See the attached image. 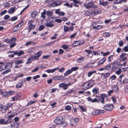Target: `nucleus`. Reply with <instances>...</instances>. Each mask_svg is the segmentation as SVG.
Returning <instances> with one entry per match:
<instances>
[{
    "label": "nucleus",
    "mask_w": 128,
    "mask_h": 128,
    "mask_svg": "<svg viewBox=\"0 0 128 128\" xmlns=\"http://www.w3.org/2000/svg\"><path fill=\"white\" fill-rule=\"evenodd\" d=\"M94 85V80H91L88 82L83 83L82 85V89L84 90H86L92 87Z\"/></svg>",
    "instance_id": "nucleus-1"
},
{
    "label": "nucleus",
    "mask_w": 128,
    "mask_h": 128,
    "mask_svg": "<svg viewBox=\"0 0 128 128\" xmlns=\"http://www.w3.org/2000/svg\"><path fill=\"white\" fill-rule=\"evenodd\" d=\"M62 116H59L55 119L54 122L56 124H60L62 127H64L66 125V124L65 122H64Z\"/></svg>",
    "instance_id": "nucleus-2"
},
{
    "label": "nucleus",
    "mask_w": 128,
    "mask_h": 128,
    "mask_svg": "<svg viewBox=\"0 0 128 128\" xmlns=\"http://www.w3.org/2000/svg\"><path fill=\"white\" fill-rule=\"evenodd\" d=\"M84 6L86 9L96 8V6H94V2L93 1H90L87 4H84Z\"/></svg>",
    "instance_id": "nucleus-3"
},
{
    "label": "nucleus",
    "mask_w": 128,
    "mask_h": 128,
    "mask_svg": "<svg viewBox=\"0 0 128 128\" xmlns=\"http://www.w3.org/2000/svg\"><path fill=\"white\" fill-rule=\"evenodd\" d=\"M113 105L112 104H108L104 107V108L108 111H111L113 108Z\"/></svg>",
    "instance_id": "nucleus-4"
},
{
    "label": "nucleus",
    "mask_w": 128,
    "mask_h": 128,
    "mask_svg": "<svg viewBox=\"0 0 128 128\" xmlns=\"http://www.w3.org/2000/svg\"><path fill=\"white\" fill-rule=\"evenodd\" d=\"M46 26L48 27L52 28L53 27L54 25V21L53 20L48 21L45 24Z\"/></svg>",
    "instance_id": "nucleus-5"
},
{
    "label": "nucleus",
    "mask_w": 128,
    "mask_h": 128,
    "mask_svg": "<svg viewBox=\"0 0 128 128\" xmlns=\"http://www.w3.org/2000/svg\"><path fill=\"white\" fill-rule=\"evenodd\" d=\"M106 60V58H103L98 62L97 66H101L105 62Z\"/></svg>",
    "instance_id": "nucleus-6"
},
{
    "label": "nucleus",
    "mask_w": 128,
    "mask_h": 128,
    "mask_svg": "<svg viewBox=\"0 0 128 128\" xmlns=\"http://www.w3.org/2000/svg\"><path fill=\"white\" fill-rule=\"evenodd\" d=\"M119 66V64L118 62H114L112 63V70H115L118 68Z\"/></svg>",
    "instance_id": "nucleus-7"
},
{
    "label": "nucleus",
    "mask_w": 128,
    "mask_h": 128,
    "mask_svg": "<svg viewBox=\"0 0 128 128\" xmlns=\"http://www.w3.org/2000/svg\"><path fill=\"white\" fill-rule=\"evenodd\" d=\"M78 118L75 119L72 118L70 120V124L72 126H73L74 124L77 123L79 120Z\"/></svg>",
    "instance_id": "nucleus-8"
},
{
    "label": "nucleus",
    "mask_w": 128,
    "mask_h": 128,
    "mask_svg": "<svg viewBox=\"0 0 128 128\" xmlns=\"http://www.w3.org/2000/svg\"><path fill=\"white\" fill-rule=\"evenodd\" d=\"M68 85L64 83H62L59 84V86L60 88H62L64 90H65L67 89V86Z\"/></svg>",
    "instance_id": "nucleus-9"
},
{
    "label": "nucleus",
    "mask_w": 128,
    "mask_h": 128,
    "mask_svg": "<svg viewBox=\"0 0 128 128\" xmlns=\"http://www.w3.org/2000/svg\"><path fill=\"white\" fill-rule=\"evenodd\" d=\"M42 54V52L41 51L37 52L34 55L35 60H36L38 59V58L40 57Z\"/></svg>",
    "instance_id": "nucleus-10"
},
{
    "label": "nucleus",
    "mask_w": 128,
    "mask_h": 128,
    "mask_svg": "<svg viewBox=\"0 0 128 128\" xmlns=\"http://www.w3.org/2000/svg\"><path fill=\"white\" fill-rule=\"evenodd\" d=\"M16 7L15 6H13L11 7L10 9L8 10V13L9 14H12L15 11Z\"/></svg>",
    "instance_id": "nucleus-11"
},
{
    "label": "nucleus",
    "mask_w": 128,
    "mask_h": 128,
    "mask_svg": "<svg viewBox=\"0 0 128 128\" xmlns=\"http://www.w3.org/2000/svg\"><path fill=\"white\" fill-rule=\"evenodd\" d=\"M94 9V11L93 13L94 15H96L100 13L98 8L96 6V8H93Z\"/></svg>",
    "instance_id": "nucleus-12"
},
{
    "label": "nucleus",
    "mask_w": 128,
    "mask_h": 128,
    "mask_svg": "<svg viewBox=\"0 0 128 128\" xmlns=\"http://www.w3.org/2000/svg\"><path fill=\"white\" fill-rule=\"evenodd\" d=\"M62 79V75L60 76H55L53 77V79L54 80H59Z\"/></svg>",
    "instance_id": "nucleus-13"
},
{
    "label": "nucleus",
    "mask_w": 128,
    "mask_h": 128,
    "mask_svg": "<svg viewBox=\"0 0 128 128\" xmlns=\"http://www.w3.org/2000/svg\"><path fill=\"white\" fill-rule=\"evenodd\" d=\"M19 124L17 122H15L11 124V128H17Z\"/></svg>",
    "instance_id": "nucleus-14"
},
{
    "label": "nucleus",
    "mask_w": 128,
    "mask_h": 128,
    "mask_svg": "<svg viewBox=\"0 0 128 128\" xmlns=\"http://www.w3.org/2000/svg\"><path fill=\"white\" fill-rule=\"evenodd\" d=\"M16 38H13L10 40L7 39L6 40V42L7 43H12L14 41H15Z\"/></svg>",
    "instance_id": "nucleus-15"
},
{
    "label": "nucleus",
    "mask_w": 128,
    "mask_h": 128,
    "mask_svg": "<svg viewBox=\"0 0 128 128\" xmlns=\"http://www.w3.org/2000/svg\"><path fill=\"white\" fill-rule=\"evenodd\" d=\"M101 0H100L99 1V4H100L104 6H107L108 4V2H101Z\"/></svg>",
    "instance_id": "nucleus-16"
},
{
    "label": "nucleus",
    "mask_w": 128,
    "mask_h": 128,
    "mask_svg": "<svg viewBox=\"0 0 128 128\" xmlns=\"http://www.w3.org/2000/svg\"><path fill=\"white\" fill-rule=\"evenodd\" d=\"M98 98V100L100 101L102 104H105L104 101V98L103 97L99 96Z\"/></svg>",
    "instance_id": "nucleus-17"
},
{
    "label": "nucleus",
    "mask_w": 128,
    "mask_h": 128,
    "mask_svg": "<svg viewBox=\"0 0 128 128\" xmlns=\"http://www.w3.org/2000/svg\"><path fill=\"white\" fill-rule=\"evenodd\" d=\"M34 45L35 44V43L32 41H28L25 44V45L26 46H28L31 44Z\"/></svg>",
    "instance_id": "nucleus-18"
},
{
    "label": "nucleus",
    "mask_w": 128,
    "mask_h": 128,
    "mask_svg": "<svg viewBox=\"0 0 128 128\" xmlns=\"http://www.w3.org/2000/svg\"><path fill=\"white\" fill-rule=\"evenodd\" d=\"M111 64H109L105 66L104 67L105 70H109L112 68H111Z\"/></svg>",
    "instance_id": "nucleus-19"
},
{
    "label": "nucleus",
    "mask_w": 128,
    "mask_h": 128,
    "mask_svg": "<svg viewBox=\"0 0 128 128\" xmlns=\"http://www.w3.org/2000/svg\"><path fill=\"white\" fill-rule=\"evenodd\" d=\"M46 14V11L45 9H44V12L42 13L41 14V17L43 18H46L45 16V15Z\"/></svg>",
    "instance_id": "nucleus-20"
},
{
    "label": "nucleus",
    "mask_w": 128,
    "mask_h": 128,
    "mask_svg": "<svg viewBox=\"0 0 128 128\" xmlns=\"http://www.w3.org/2000/svg\"><path fill=\"white\" fill-rule=\"evenodd\" d=\"M112 88L116 92H118V87L117 85H114L112 87Z\"/></svg>",
    "instance_id": "nucleus-21"
},
{
    "label": "nucleus",
    "mask_w": 128,
    "mask_h": 128,
    "mask_svg": "<svg viewBox=\"0 0 128 128\" xmlns=\"http://www.w3.org/2000/svg\"><path fill=\"white\" fill-rule=\"evenodd\" d=\"M46 14L48 17H50L53 15V12L49 10L46 12Z\"/></svg>",
    "instance_id": "nucleus-22"
},
{
    "label": "nucleus",
    "mask_w": 128,
    "mask_h": 128,
    "mask_svg": "<svg viewBox=\"0 0 128 128\" xmlns=\"http://www.w3.org/2000/svg\"><path fill=\"white\" fill-rule=\"evenodd\" d=\"M95 113L94 114V115H96L97 114H100L102 113H104V112L103 110H96V111H94Z\"/></svg>",
    "instance_id": "nucleus-23"
},
{
    "label": "nucleus",
    "mask_w": 128,
    "mask_h": 128,
    "mask_svg": "<svg viewBox=\"0 0 128 128\" xmlns=\"http://www.w3.org/2000/svg\"><path fill=\"white\" fill-rule=\"evenodd\" d=\"M84 59L83 57V56H81L78 58L77 60V62H84Z\"/></svg>",
    "instance_id": "nucleus-24"
},
{
    "label": "nucleus",
    "mask_w": 128,
    "mask_h": 128,
    "mask_svg": "<svg viewBox=\"0 0 128 128\" xmlns=\"http://www.w3.org/2000/svg\"><path fill=\"white\" fill-rule=\"evenodd\" d=\"M18 17L17 16H14L12 17L9 19V21H14L17 19Z\"/></svg>",
    "instance_id": "nucleus-25"
},
{
    "label": "nucleus",
    "mask_w": 128,
    "mask_h": 128,
    "mask_svg": "<svg viewBox=\"0 0 128 128\" xmlns=\"http://www.w3.org/2000/svg\"><path fill=\"white\" fill-rule=\"evenodd\" d=\"M37 12L35 11L33 12L31 14V17L33 18H35L37 15Z\"/></svg>",
    "instance_id": "nucleus-26"
},
{
    "label": "nucleus",
    "mask_w": 128,
    "mask_h": 128,
    "mask_svg": "<svg viewBox=\"0 0 128 128\" xmlns=\"http://www.w3.org/2000/svg\"><path fill=\"white\" fill-rule=\"evenodd\" d=\"M102 26L101 25H98L96 26H93L92 28L94 29H100L102 28Z\"/></svg>",
    "instance_id": "nucleus-27"
},
{
    "label": "nucleus",
    "mask_w": 128,
    "mask_h": 128,
    "mask_svg": "<svg viewBox=\"0 0 128 128\" xmlns=\"http://www.w3.org/2000/svg\"><path fill=\"white\" fill-rule=\"evenodd\" d=\"M113 55H112L109 56L108 58L107 61L108 62H110L112 61L113 60Z\"/></svg>",
    "instance_id": "nucleus-28"
},
{
    "label": "nucleus",
    "mask_w": 128,
    "mask_h": 128,
    "mask_svg": "<svg viewBox=\"0 0 128 128\" xmlns=\"http://www.w3.org/2000/svg\"><path fill=\"white\" fill-rule=\"evenodd\" d=\"M72 72L69 69L64 74V76H67L69 74L71 73Z\"/></svg>",
    "instance_id": "nucleus-29"
},
{
    "label": "nucleus",
    "mask_w": 128,
    "mask_h": 128,
    "mask_svg": "<svg viewBox=\"0 0 128 128\" xmlns=\"http://www.w3.org/2000/svg\"><path fill=\"white\" fill-rule=\"evenodd\" d=\"M96 72V71H90L89 72L88 74V77H90L92 74L94 73H95Z\"/></svg>",
    "instance_id": "nucleus-30"
},
{
    "label": "nucleus",
    "mask_w": 128,
    "mask_h": 128,
    "mask_svg": "<svg viewBox=\"0 0 128 128\" xmlns=\"http://www.w3.org/2000/svg\"><path fill=\"white\" fill-rule=\"evenodd\" d=\"M34 50L35 49L33 48H30L28 50L27 52L30 53L33 52Z\"/></svg>",
    "instance_id": "nucleus-31"
},
{
    "label": "nucleus",
    "mask_w": 128,
    "mask_h": 128,
    "mask_svg": "<svg viewBox=\"0 0 128 128\" xmlns=\"http://www.w3.org/2000/svg\"><path fill=\"white\" fill-rule=\"evenodd\" d=\"M99 90V88H94L93 89L92 92L94 94H96L98 92Z\"/></svg>",
    "instance_id": "nucleus-32"
},
{
    "label": "nucleus",
    "mask_w": 128,
    "mask_h": 128,
    "mask_svg": "<svg viewBox=\"0 0 128 128\" xmlns=\"http://www.w3.org/2000/svg\"><path fill=\"white\" fill-rule=\"evenodd\" d=\"M1 94L4 96H8V92H2Z\"/></svg>",
    "instance_id": "nucleus-33"
},
{
    "label": "nucleus",
    "mask_w": 128,
    "mask_h": 128,
    "mask_svg": "<svg viewBox=\"0 0 128 128\" xmlns=\"http://www.w3.org/2000/svg\"><path fill=\"white\" fill-rule=\"evenodd\" d=\"M79 68V67L76 66L70 69L72 72L77 70Z\"/></svg>",
    "instance_id": "nucleus-34"
},
{
    "label": "nucleus",
    "mask_w": 128,
    "mask_h": 128,
    "mask_svg": "<svg viewBox=\"0 0 128 128\" xmlns=\"http://www.w3.org/2000/svg\"><path fill=\"white\" fill-rule=\"evenodd\" d=\"M23 63V61L21 60H18L16 61L15 62V64H16L18 65L22 63Z\"/></svg>",
    "instance_id": "nucleus-35"
},
{
    "label": "nucleus",
    "mask_w": 128,
    "mask_h": 128,
    "mask_svg": "<svg viewBox=\"0 0 128 128\" xmlns=\"http://www.w3.org/2000/svg\"><path fill=\"white\" fill-rule=\"evenodd\" d=\"M122 70V68L120 67L118 68V70L116 72V74L118 75L121 72Z\"/></svg>",
    "instance_id": "nucleus-36"
},
{
    "label": "nucleus",
    "mask_w": 128,
    "mask_h": 128,
    "mask_svg": "<svg viewBox=\"0 0 128 128\" xmlns=\"http://www.w3.org/2000/svg\"><path fill=\"white\" fill-rule=\"evenodd\" d=\"M79 42V41H74L72 44V46H77L78 45V42Z\"/></svg>",
    "instance_id": "nucleus-37"
},
{
    "label": "nucleus",
    "mask_w": 128,
    "mask_h": 128,
    "mask_svg": "<svg viewBox=\"0 0 128 128\" xmlns=\"http://www.w3.org/2000/svg\"><path fill=\"white\" fill-rule=\"evenodd\" d=\"M23 84L22 82H19L16 85V87L17 88H21Z\"/></svg>",
    "instance_id": "nucleus-38"
},
{
    "label": "nucleus",
    "mask_w": 128,
    "mask_h": 128,
    "mask_svg": "<svg viewBox=\"0 0 128 128\" xmlns=\"http://www.w3.org/2000/svg\"><path fill=\"white\" fill-rule=\"evenodd\" d=\"M5 124V120L4 119H0V124Z\"/></svg>",
    "instance_id": "nucleus-39"
},
{
    "label": "nucleus",
    "mask_w": 128,
    "mask_h": 128,
    "mask_svg": "<svg viewBox=\"0 0 128 128\" xmlns=\"http://www.w3.org/2000/svg\"><path fill=\"white\" fill-rule=\"evenodd\" d=\"M18 56H20L22 55H23L24 54V52L22 50H20L18 52Z\"/></svg>",
    "instance_id": "nucleus-40"
},
{
    "label": "nucleus",
    "mask_w": 128,
    "mask_h": 128,
    "mask_svg": "<svg viewBox=\"0 0 128 128\" xmlns=\"http://www.w3.org/2000/svg\"><path fill=\"white\" fill-rule=\"evenodd\" d=\"M124 51L125 52H128V47L127 46H126L124 47L122 52H123Z\"/></svg>",
    "instance_id": "nucleus-41"
},
{
    "label": "nucleus",
    "mask_w": 128,
    "mask_h": 128,
    "mask_svg": "<svg viewBox=\"0 0 128 128\" xmlns=\"http://www.w3.org/2000/svg\"><path fill=\"white\" fill-rule=\"evenodd\" d=\"M35 26L32 24H29L28 27V28H30L32 29H34L35 27Z\"/></svg>",
    "instance_id": "nucleus-42"
},
{
    "label": "nucleus",
    "mask_w": 128,
    "mask_h": 128,
    "mask_svg": "<svg viewBox=\"0 0 128 128\" xmlns=\"http://www.w3.org/2000/svg\"><path fill=\"white\" fill-rule=\"evenodd\" d=\"M4 62H2V65L1 66H0V70L1 71L2 70H3L6 69L4 67Z\"/></svg>",
    "instance_id": "nucleus-43"
},
{
    "label": "nucleus",
    "mask_w": 128,
    "mask_h": 128,
    "mask_svg": "<svg viewBox=\"0 0 128 128\" xmlns=\"http://www.w3.org/2000/svg\"><path fill=\"white\" fill-rule=\"evenodd\" d=\"M103 35L104 36H110V34L109 32H104L103 33Z\"/></svg>",
    "instance_id": "nucleus-44"
},
{
    "label": "nucleus",
    "mask_w": 128,
    "mask_h": 128,
    "mask_svg": "<svg viewBox=\"0 0 128 128\" xmlns=\"http://www.w3.org/2000/svg\"><path fill=\"white\" fill-rule=\"evenodd\" d=\"M121 2L120 0H116L113 2L114 4H120Z\"/></svg>",
    "instance_id": "nucleus-45"
},
{
    "label": "nucleus",
    "mask_w": 128,
    "mask_h": 128,
    "mask_svg": "<svg viewBox=\"0 0 128 128\" xmlns=\"http://www.w3.org/2000/svg\"><path fill=\"white\" fill-rule=\"evenodd\" d=\"M11 70L10 69H8V70H7L5 71H4L2 72L1 74H7L8 72H10Z\"/></svg>",
    "instance_id": "nucleus-46"
},
{
    "label": "nucleus",
    "mask_w": 128,
    "mask_h": 128,
    "mask_svg": "<svg viewBox=\"0 0 128 128\" xmlns=\"http://www.w3.org/2000/svg\"><path fill=\"white\" fill-rule=\"evenodd\" d=\"M84 52H86L88 53V54L87 55V56H88L89 55H90L91 53V52H92L91 51L86 49L84 50Z\"/></svg>",
    "instance_id": "nucleus-47"
},
{
    "label": "nucleus",
    "mask_w": 128,
    "mask_h": 128,
    "mask_svg": "<svg viewBox=\"0 0 128 128\" xmlns=\"http://www.w3.org/2000/svg\"><path fill=\"white\" fill-rule=\"evenodd\" d=\"M56 6L60 5L61 4V2L58 0H56L54 2Z\"/></svg>",
    "instance_id": "nucleus-48"
},
{
    "label": "nucleus",
    "mask_w": 128,
    "mask_h": 128,
    "mask_svg": "<svg viewBox=\"0 0 128 128\" xmlns=\"http://www.w3.org/2000/svg\"><path fill=\"white\" fill-rule=\"evenodd\" d=\"M44 28V27L43 25H41L40 26L39 28V30L41 31Z\"/></svg>",
    "instance_id": "nucleus-49"
},
{
    "label": "nucleus",
    "mask_w": 128,
    "mask_h": 128,
    "mask_svg": "<svg viewBox=\"0 0 128 128\" xmlns=\"http://www.w3.org/2000/svg\"><path fill=\"white\" fill-rule=\"evenodd\" d=\"M101 54H103V56H106L107 55H108L110 54V52H108L106 53H104L102 52H101Z\"/></svg>",
    "instance_id": "nucleus-50"
},
{
    "label": "nucleus",
    "mask_w": 128,
    "mask_h": 128,
    "mask_svg": "<svg viewBox=\"0 0 128 128\" xmlns=\"http://www.w3.org/2000/svg\"><path fill=\"white\" fill-rule=\"evenodd\" d=\"M19 29L16 26H15L13 28V31L14 32H15L16 31H17Z\"/></svg>",
    "instance_id": "nucleus-51"
},
{
    "label": "nucleus",
    "mask_w": 128,
    "mask_h": 128,
    "mask_svg": "<svg viewBox=\"0 0 128 128\" xmlns=\"http://www.w3.org/2000/svg\"><path fill=\"white\" fill-rule=\"evenodd\" d=\"M7 12V10H5L4 11L2 12L0 14V15L2 16L4 14Z\"/></svg>",
    "instance_id": "nucleus-52"
},
{
    "label": "nucleus",
    "mask_w": 128,
    "mask_h": 128,
    "mask_svg": "<svg viewBox=\"0 0 128 128\" xmlns=\"http://www.w3.org/2000/svg\"><path fill=\"white\" fill-rule=\"evenodd\" d=\"M65 109L66 110H70L71 109V107L70 106H68L65 107Z\"/></svg>",
    "instance_id": "nucleus-53"
},
{
    "label": "nucleus",
    "mask_w": 128,
    "mask_h": 128,
    "mask_svg": "<svg viewBox=\"0 0 128 128\" xmlns=\"http://www.w3.org/2000/svg\"><path fill=\"white\" fill-rule=\"evenodd\" d=\"M46 72L48 73H53L54 72L53 69H48L46 70Z\"/></svg>",
    "instance_id": "nucleus-54"
},
{
    "label": "nucleus",
    "mask_w": 128,
    "mask_h": 128,
    "mask_svg": "<svg viewBox=\"0 0 128 128\" xmlns=\"http://www.w3.org/2000/svg\"><path fill=\"white\" fill-rule=\"evenodd\" d=\"M12 120L10 119H8L6 121H5V124H6L10 123L11 122Z\"/></svg>",
    "instance_id": "nucleus-55"
},
{
    "label": "nucleus",
    "mask_w": 128,
    "mask_h": 128,
    "mask_svg": "<svg viewBox=\"0 0 128 128\" xmlns=\"http://www.w3.org/2000/svg\"><path fill=\"white\" fill-rule=\"evenodd\" d=\"M119 46L120 47H121L123 45V43L122 41H120L118 42Z\"/></svg>",
    "instance_id": "nucleus-56"
},
{
    "label": "nucleus",
    "mask_w": 128,
    "mask_h": 128,
    "mask_svg": "<svg viewBox=\"0 0 128 128\" xmlns=\"http://www.w3.org/2000/svg\"><path fill=\"white\" fill-rule=\"evenodd\" d=\"M6 63L8 66V68H10L12 64V62H8Z\"/></svg>",
    "instance_id": "nucleus-57"
},
{
    "label": "nucleus",
    "mask_w": 128,
    "mask_h": 128,
    "mask_svg": "<svg viewBox=\"0 0 128 128\" xmlns=\"http://www.w3.org/2000/svg\"><path fill=\"white\" fill-rule=\"evenodd\" d=\"M99 102V101L96 98H94V99H92V102Z\"/></svg>",
    "instance_id": "nucleus-58"
},
{
    "label": "nucleus",
    "mask_w": 128,
    "mask_h": 128,
    "mask_svg": "<svg viewBox=\"0 0 128 128\" xmlns=\"http://www.w3.org/2000/svg\"><path fill=\"white\" fill-rule=\"evenodd\" d=\"M128 68V67H126L125 68H122V70L123 71H124L125 72L126 71V72H127V69Z\"/></svg>",
    "instance_id": "nucleus-59"
},
{
    "label": "nucleus",
    "mask_w": 128,
    "mask_h": 128,
    "mask_svg": "<svg viewBox=\"0 0 128 128\" xmlns=\"http://www.w3.org/2000/svg\"><path fill=\"white\" fill-rule=\"evenodd\" d=\"M64 30L65 32H68V28L67 26H64Z\"/></svg>",
    "instance_id": "nucleus-60"
},
{
    "label": "nucleus",
    "mask_w": 128,
    "mask_h": 128,
    "mask_svg": "<svg viewBox=\"0 0 128 128\" xmlns=\"http://www.w3.org/2000/svg\"><path fill=\"white\" fill-rule=\"evenodd\" d=\"M50 6L53 7H56V5L55 4L54 2H53L52 3H51L50 4Z\"/></svg>",
    "instance_id": "nucleus-61"
},
{
    "label": "nucleus",
    "mask_w": 128,
    "mask_h": 128,
    "mask_svg": "<svg viewBox=\"0 0 128 128\" xmlns=\"http://www.w3.org/2000/svg\"><path fill=\"white\" fill-rule=\"evenodd\" d=\"M14 114H11L10 115L8 116V118L10 119V118H11L13 117L14 116Z\"/></svg>",
    "instance_id": "nucleus-62"
},
{
    "label": "nucleus",
    "mask_w": 128,
    "mask_h": 128,
    "mask_svg": "<svg viewBox=\"0 0 128 128\" xmlns=\"http://www.w3.org/2000/svg\"><path fill=\"white\" fill-rule=\"evenodd\" d=\"M15 100H17L20 97V96L19 95H17L16 96H14Z\"/></svg>",
    "instance_id": "nucleus-63"
},
{
    "label": "nucleus",
    "mask_w": 128,
    "mask_h": 128,
    "mask_svg": "<svg viewBox=\"0 0 128 128\" xmlns=\"http://www.w3.org/2000/svg\"><path fill=\"white\" fill-rule=\"evenodd\" d=\"M110 73L107 72L104 74V76L105 77H108L110 75Z\"/></svg>",
    "instance_id": "nucleus-64"
}]
</instances>
